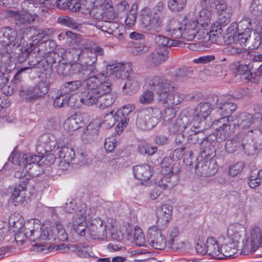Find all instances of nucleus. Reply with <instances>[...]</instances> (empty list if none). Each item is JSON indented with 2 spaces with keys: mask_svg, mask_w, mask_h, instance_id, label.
<instances>
[{
  "mask_svg": "<svg viewBox=\"0 0 262 262\" xmlns=\"http://www.w3.org/2000/svg\"><path fill=\"white\" fill-rule=\"evenodd\" d=\"M169 125L168 129L171 133H177L179 132L183 133L184 125L181 118H177L174 122Z\"/></svg>",
  "mask_w": 262,
  "mask_h": 262,
  "instance_id": "338daca9",
  "label": "nucleus"
},
{
  "mask_svg": "<svg viewBox=\"0 0 262 262\" xmlns=\"http://www.w3.org/2000/svg\"><path fill=\"white\" fill-rule=\"evenodd\" d=\"M221 35V34L220 33L209 32L208 27L203 29V32L201 35H200V38H201L200 40L202 41H210L212 43H214L219 41Z\"/></svg>",
  "mask_w": 262,
  "mask_h": 262,
  "instance_id": "09e8293b",
  "label": "nucleus"
},
{
  "mask_svg": "<svg viewBox=\"0 0 262 262\" xmlns=\"http://www.w3.org/2000/svg\"><path fill=\"white\" fill-rule=\"evenodd\" d=\"M58 20L60 24L72 29H78L79 28V24L72 18L68 16L59 17Z\"/></svg>",
  "mask_w": 262,
  "mask_h": 262,
  "instance_id": "680f3d73",
  "label": "nucleus"
},
{
  "mask_svg": "<svg viewBox=\"0 0 262 262\" xmlns=\"http://www.w3.org/2000/svg\"><path fill=\"white\" fill-rule=\"evenodd\" d=\"M173 207L169 204L159 205L156 209L157 224L161 229H165L171 219Z\"/></svg>",
  "mask_w": 262,
  "mask_h": 262,
  "instance_id": "a211bd4d",
  "label": "nucleus"
},
{
  "mask_svg": "<svg viewBox=\"0 0 262 262\" xmlns=\"http://www.w3.org/2000/svg\"><path fill=\"white\" fill-rule=\"evenodd\" d=\"M134 108V106L131 104L124 105L116 111V116L120 119L119 122L115 127L117 133L119 135L128 125L129 120L128 115Z\"/></svg>",
  "mask_w": 262,
  "mask_h": 262,
  "instance_id": "bb28decb",
  "label": "nucleus"
},
{
  "mask_svg": "<svg viewBox=\"0 0 262 262\" xmlns=\"http://www.w3.org/2000/svg\"><path fill=\"white\" fill-rule=\"evenodd\" d=\"M20 43L15 29L9 27L0 29V65L5 64V57H9L11 60L15 46H18Z\"/></svg>",
  "mask_w": 262,
  "mask_h": 262,
  "instance_id": "7ed1b4c3",
  "label": "nucleus"
},
{
  "mask_svg": "<svg viewBox=\"0 0 262 262\" xmlns=\"http://www.w3.org/2000/svg\"><path fill=\"white\" fill-rule=\"evenodd\" d=\"M233 121V116H223L215 120L212 123V127L217 131V136H220L221 140H225L227 137L234 132L236 128L235 123H231Z\"/></svg>",
  "mask_w": 262,
  "mask_h": 262,
  "instance_id": "9d476101",
  "label": "nucleus"
},
{
  "mask_svg": "<svg viewBox=\"0 0 262 262\" xmlns=\"http://www.w3.org/2000/svg\"><path fill=\"white\" fill-rule=\"evenodd\" d=\"M54 33V29L53 28H46L43 30H39L36 34L32 36V40L33 45L42 42H43L52 37Z\"/></svg>",
  "mask_w": 262,
  "mask_h": 262,
  "instance_id": "ea45409f",
  "label": "nucleus"
},
{
  "mask_svg": "<svg viewBox=\"0 0 262 262\" xmlns=\"http://www.w3.org/2000/svg\"><path fill=\"white\" fill-rule=\"evenodd\" d=\"M246 228L244 225L239 223H233L229 226L226 236H223L220 238L227 240V243L233 242L237 244L246 235Z\"/></svg>",
  "mask_w": 262,
  "mask_h": 262,
  "instance_id": "4be33fe9",
  "label": "nucleus"
},
{
  "mask_svg": "<svg viewBox=\"0 0 262 262\" xmlns=\"http://www.w3.org/2000/svg\"><path fill=\"white\" fill-rule=\"evenodd\" d=\"M58 156L61 163L69 165L74 159L75 154L72 148L64 146L58 151Z\"/></svg>",
  "mask_w": 262,
  "mask_h": 262,
  "instance_id": "a19ab883",
  "label": "nucleus"
},
{
  "mask_svg": "<svg viewBox=\"0 0 262 262\" xmlns=\"http://www.w3.org/2000/svg\"><path fill=\"white\" fill-rule=\"evenodd\" d=\"M117 95L115 94L106 93L101 96L97 107L101 109H104L111 106L115 101Z\"/></svg>",
  "mask_w": 262,
  "mask_h": 262,
  "instance_id": "a18cd8bd",
  "label": "nucleus"
},
{
  "mask_svg": "<svg viewBox=\"0 0 262 262\" xmlns=\"http://www.w3.org/2000/svg\"><path fill=\"white\" fill-rule=\"evenodd\" d=\"M236 30L234 29V25L228 27L227 30V34L224 37L225 41L227 44L237 43L238 34Z\"/></svg>",
  "mask_w": 262,
  "mask_h": 262,
  "instance_id": "6e6d98bb",
  "label": "nucleus"
},
{
  "mask_svg": "<svg viewBox=\"0 0 262 262\" xmlns=\"http://www.w3.org/2000/svg\"><path fill=\"white\" fill-rule=\"evenodd\" d=\"M262 245V227L252 228L250 235L243 242V251L244 253H254Z\"/></svg>",
  "mask_w": 262,
  "mask_h": 262,
  "instance_id": "9b49d317",
  "label": "nucleus"
},
{
  "mask_svg": "<svg viewBox=\"0 0 262 262\" xmlns=\"http://www.w3.org/2000/svg\"><path fill=\"white\" fill-rule=\"evenodd\" d=\"M176 111L173 108L167 107L164 110V112L161 114L163 124L165 125H169L172 120L176 117Z\"/></svg>",
  "mask_w": 262,
  "mask_h": 262,
  "instance_id": "5fc2aeb1",
  "label": "nucleus"
},
{
  "mask_svg": "<svg viewBox=\"0 0 262 262\" xmlns=\"http://www.w3.org/2000/svg\"><path fill=\"white\" fill-rule=\"evenodd\" d=\"M184 157V162H185L186 160L189 163L188 164L191 166L192 164L191 161H189L188 160L190 159L192 160L193 158V152L192 151H186L185 147H180L174 150L170 155L169 159L172 160L171 163H178L177 161ZM168 158V157H167Z\"/></svg>",
  "mask_w": 262,
  "mask_h": 262,
  "instance_id": "473e14b6",
  "label": "nucleus"
},
{
  "mask_svg": "<svg viewBox=\"0 0 262 262\" xmlns=\"http://www.w3.org/2000/svg\"><path fill=\"white\" fill-rule=\"evenodd\" d=\"M215 108L221 116H229V113L232 114L236 109V105L228 97L224 96L221 99L219 98V102L215 105Z\"/></svg>",
  "mask_w": 262,
  "mask_h": 262,
  "instance_id": "cd10ccee",
  "label": "nucleus"
},
{
  "mask_svg": "<svg viewBox=\"0 0 262 262\" xmlns=\"http://www.w3.org/2000/svg\"><path fill=\"white\" fill-rule=\"evenodd\" d=\"M216 139V137L214 135H210L200 142L202 158L205 160L212 159L215 156Z\"/></svg>",
  "mask_w": 262,
  "mask_h": 262,
  "instance_id": "393cba45",
  "label": "nucleus"
},
{
  "mask_svg": "<svg viewBox=\"0 0 262 262\" xmlns=\"http://www.w3.org/2000/svg\"><path fill=\"white\" fill-rule=\"evenodd\" d=\"M126 65L121 63H116L112 65H108L106 67V77L110 79L109 77L114 75L116 78H121L125 73ZM110 80V79H109Z\"/></svg>",
  "mask_w": 262,
  "mask_h": 262,
  "instance_id": "4c0bfd02",
  "label": "nucleus"
},
{
  "mask_svg": "<svg viewBox=\"0 0 262 262\" xmlns=\"http://www.w3.org/2000/svg\"><path fill=\"white\" fill-rule=\"evenodd\" d=\"M162 22L154 15L151 11L144 10L141 14V25L144 29L151 33L160 30Z\"/></svg>",
  "mask_w": 262,
  "mask_h": 262,
  "instance_id": "4468645a",
  "label": "nucleus"
},
{
  "mask_svg": "<svg viewBox=\"0 0 262 262\" xmlns=\"http://www.w3.org/2000/svg\"><path fill=\"white\" fill-rule=\"evenodd\" d=\"M76 254L82 258H97L92 252L91 248L88 246H84L81 244L75 245Z\"/></svg>",
  "mask_w": 262,
  "mask_h": 262,
  "instance_id": "8fccbe9b",
  "label": "nucleus"
},
{
  "mask_svg": "<svg viewBox=\"0 0 262 262\" xmlns=\"http://www.w3.org/2000/svg\"><path fill=\"white\" fill-rule=\"evenodd\" d=\"M96 134L97 130L96 129L92 130V126L90 124L84 129L82 139L84 142H90L93 140Z\"/></svg>",
  "mask_w": 262,
  "mask_h": 262,
  "instance_id": "69168bd1",
  "label": "nucleus"
},
{
  "mask_svg": "<svg viewBox=\"0 0 262 262\" xmlns=\"http://www.w3.org/2000/svg\"><path fill=\"white\" fill-rule=\"evenodd\" d=\"M165 96L166 97L164 98V102L167 104L168 107H172L180 104L183 100L182 95L178 93L169 94L168 92Z\"/></svg>",
  "mask_w": 262,
  "mask_h": 262,
  "instance_id": "49530a36",
  "label": "nucleus"
},
{
  "mask_svg": "<svg viewBox=\"0 0 262 262\" xmlns=\"http://www.w3.org/2000/svg\"><path fill=\"white\" fill-rule=\"evenodd\" d=\"M66 94H61V91L58 92L57 95L54 99L53 104L55 107H61L67 104L70 107H74L76 106L73 100L74 99V97L71 96L70 97L66 95Z\"/></svg>",
  "mask_w": 262,
  "mask_h": 262,
  "instance_id": "58836bf2",
  "label": "nucleus"
},
{
  "mask_svg": "<svg viewBox=\"0 0 262 262\" xmlns=\"http://www.w3.org/2000/svg\"><path fill=\"white\" fill-rule=\"evenodd\" d=\"M83 125L82 117L80 114L76 113L66 119L63 124V128L68 132H73Z\"/></svg>",
  "mask_w": 262,
  "mask_h": 262,
  "instance_id": "2f4dec72",
  "label": "nucleus"
},
{
  "mask_svg": "<svg viewBox=\"0 0 262 262\" xmlns=\"http://www.w3.org/2000/svg\"><path fill=\"white\" fill-rule=\"evenodd\" d=\"M4 61H5V65H0V89L2 90L5 85L8 83L9 75V74L11 71L10 68L11 60L9 57H5Z\"/></svg>",
  "mask_w": 262,
  "mask_h": 262,
  "instance_id": "c9c22d12",
  "label": "nucleus"
},
{
  "mask_svg": "<svg viewBox=\"0 0 262 262\" xmlns=\"http://www.w3.org/2000/svg\"><path fill=\"white\" fill-rule=\"evenodd\" d=\"M41 156L19 154L13 156L11 157V161L14 164L25 166L26 169L32 171L33 167H38L37 163L41 160Z\"/></svg>",
  "mask_w": 262,
  "mask_h": 262,
  "instance_id": "f3484780",
  "label": "nucleus"
},
{
  "mask_svg": "<svg viewBox=\"0 0 262 262\" xmlns=\"http://www.w3.org/2000/svg\"><path fill=\"white\" fill-rule=\"evenodd\" d=\"M154 110L151 108L140 111L138 115L136 124L142 129H150L158 122V119L153 115Z\"/></svg>",
  "mask_w": 262,
  "mask_h": 262,
  "instance_id": "ddd939ff",
  "label": "nucleus"
},
{
  "mask_svg": "<svg viewBox=\"0 0 262 262\" xmlns=\"http://www.w3.org/2000/svg\"><path fill=\"white\" fill-rule=\"evenodd\" d=\"M74 47L70 49V53L74 55L73 60L74 63H80L82 64H89L90 63H95L97 60L96 56H93L92 50L89 48L79 47Z\"/></svg>",
  "mask_w": 262,
  "mask_h": 262,
  "instance_id": "f8f14e48",
  "label": "nucleus"
},
{
  "mask_svg": "<svg viewBox=\"0 0 262 262\" xmlns=\"http://www.w3.org/2000/svg\"><path fill=\"white\" fill-rule=\"evenodd\" d=\"M242 147L248 155H253L262 149V132L259 130H249L247 132H239L232 139L226 141V150L233 153Z\"/></svg>",
  "mask_w": 262,
  "mask_h": 262,
  "instance_id": "f257e3e1",
  "label": "nucleus"
},
{
  "mask_svg": "<svg viewBox=\"0 0 262 262\" xmlns=\"http://www.w3.org/2000/svg\"><path fill=\"white\" fill-rule=\"evenodd\" d=\"M179 230L177 227L172 228L169 233V239L168 241L169 246L171 248H178V240Z\"/></svg>",
  "mask_w": 262,
  "mask_h": 262,
  "instance_id": "052dcab7",
  "label": "nucleus"
},
{
  "mask_svg": "<svg viewBox=\"0 0 262 262\" xmlns=\"http://www.w3.org/2000/svg\"><path fill=\"white\" fill-rule=\"evenodd\" d=\"M184 39L192 40L195 37L201 40L200 35L203 32V29L199 25L195 20L191 19L183 24Z\"/></svg>",
  "mask_w": 262,
  "mask_h": 262,
  "instance_id": "a878e982",
  "label": "nucleus"
},
{
  "mask_svg": "<svg viewBox=\"0 0 262 262\" xmlns=\"http://www.w3.org/2000/svg\"><path fill=\"white\" fill-rule=\"evenodd\" d=\"M84 222H82L81 223H79L77 220H73L72 223H71L74 231L80 236H84L85 234L86 228Z\"/></svg>",
  "mask_w": 262,
  "mask_h": 262,
  "instance_id": "774afa93",
  "label": "nucleus"
},
{
  "mask_svg": "<svg viewBox=\"0 0 262 262\" xmlns=\"http://www.w3.org/2000/svg\"><path fill=\"white\" fill-rule=\"evenodd\" d=\"M21 170H17L14 174L16 178L20 179L19 183L15 185L13 191L11 194V199L15 206L23 204L27 198V186L29 182V177H34L35 173L32 171L26 169L25 166Z\"/></svg>",
  "mask_w": 262,
  "mask_h": 262,
  "instance_id": "39448f33",
  "label": "nucleus"
},
{
  "mask_svg": "<svg viewBox=\"0 0 262 262\" xmlns=\"http://www.w3.org/2000/svg\"><path fill=\"white\" fill-rule=\"evenodd\" d=\"M250 11L254 15H262V0H253L251 3Z\"/></svg>",
  "mask_w": 262,
  "mask_h": 262,
  "instance_id": "0e129e2a",
  "label": "nucleus"
},
{
  "mask_svg": "<svg viewBox=\"0 0 262 262\" xmlns=\"http://www.w3.org/2000/svg\"><path fill=\"white\" fill-rule=\"evenodd\" d=\"M89 12L94 18L98 19H114L115 17L114 8L108 3L104 2L94 7Z\"/></svg>",
  "mask_w": 262,
  "mask_h": 262,
  "instance_id": "5701e85b",
  "label": "nucleus"
},
{
  "mask_svg": "<svg viewBox=\"0 0 262 262\" xmlns=\"http://www.w3.org/2000/svg\"><path fill=\"white\" fill-rule=\"evenodd\" d=\"M167 58V53L164 49H157L152 52L146 59L147 62L155 65L164 62Z\"/></svg>",
  "mask_w": 262,
  "mask_h": 262,
  "instance_id": "e433bc0d",
  "label": "nucleus"
},
{
  "mask_svg": "<svg viewBox=\"0 0 262 262\" xmlns=\"http://www.w3.org/2000/svg\"><path fill=\"white\" fill-rule=\"evenodd\" d=\"M236 244L233 242L227 243V240L224 239L223 245L221 248L220 259H229L235 257L238 250L236 248Z\"/></svg>",
  "mask_w": 262,
  "mask_h": 262,
  "instance_id": "72a5a7b5",
  "label": "nucleus"
},
{
  "mask_svg": "<svg viewBox=\"0 0 262 262\" xmlns=\"http://www.w3.org/2000/svg\"><path fill=\"white\" fill-rule=\"evenodd\" d=\"M107 227L108 225L104 224L100 218H95L92 220L87 232L92 238L102 240L106 236Z\"/></svg>",
  "mask_w": 262,
  "mask_h": 262,
  "instance_id": "412c9836",
  "label": "nucleus"
},
{
  "mask_svg": "<svg viewBox=\"0 0 262 262\" xmlns=\"http://www.w3.org/2000/svg\"><path fill=\"white\" fill-rule=\"evenodd\" d=\"M153 171V168L147 164H140L133 167L135 177L142 182L148 181L152 176Z\"/></svg>",
  "mask_w": 262,
  "mask_h": 262,
  "instance_id": "c756f323",
  "label": "nucleus"
},
{
  "mask_svg": "<svg viewBox=\"0 0 262 262\" xmlns=\"http://www.w3.org/2000/svg\"><path fill=\"white\" fill-rule=\"evenodd\" d=\"M187 0H169L168 6L172 11L179 12L186 6Z\"/></svg>",
  "mask_w": 262,
  "mask_h": 262,
  "instance_id": "13d9d810",
  "label": "nucleus"
},
{
  "mask_svg": "<svg viewBox=\"0 0 262 262\" xmlns=\"http://www.w3.org/2000/svg\"><path fill=\"white\" fill-rule=\"evenodd\" d=\"M202 130V129L200 128L199 125L195 126L194 124H192V123H189L184 125L183 133L187 137L192 136L193 134L201 133Z\"/></svg>",
  "mask_w": 262,
  "mask_h": 262,
  "instance_id": "bf43d9fd",
  "label": "nucleus"
},
{
  "mask_svg": "<svg viewBox=\"0 0 262 262\" xmlns=\"http://www.w3.org/2000/svg\"><path fill=\"white\" fill-rule=\"evenodd\" d=\"M49 90V81L41 80L36 86L32 88L21 87L18 92L20 97L26 101H32L37 98L43 97L48 92Z\"/></svg>",
  "mask_w": 262,
  "mask_h": 262,
  "instance_id": "6e6552de",
  "label": "nucleus"
},
{
  "mask_svg": "<svg viewBox=\"0 0 262 262\" xmlns=\"http://www.w3.org/2000/svg\"><path fill=\"white\" fill-rule=\"evenodd\" d=\"M161 228L157 226L149 227L147 232L148 243L156 249L162 250L166 246V241L164 236L161 233Z\"/></svg>",
  "mask_w": 262,
  "mask_h": 262,
  "instance_id": "2eb2a0df",
  "label": "nucleus"
},
{
  "mask_svg": "<svg viewBox=\"0 0 262 262\" xmlns=\"http://www.w3.org/2000/svg\"><path fill=\"white\" fill-rule=\"evenodd\" d=\"M167 34L171 37L184 39L183 23L176 19L170 20L165 27Z\"/></svg>",
  "mask_w": 262,
  "mask_h": 262,
  "instance_id": "7c9ffc66",
  "label": "nucleus"
},
{
  "mask_svg": "<svg viewBox=\"0 0 262 262\" xmlns=\"http://www.w3.org/2000/svg\"><path fill=\"white\" fill-rule=\"evenodd\" d=\"M39 222L38 220H31L26 222L23 226L19 222H14L13 231L16 232L15 235L16 243L18 245H22L26 241L27 238L32 241L33 230L39 227Z\"/></svg>",
  "mask_w": 262,
  "mask_h": 262,
  "instance_id": "423d86ee",
  "label": "nucleus"
},
{
  "mask_svg": "<svg viewBox=\"0 0 262 262\" xmlns=\"http://www.w3.org/2000/svg\"><path fill=\"white\" fill-rule=\"evenodd\" d=\"M81 80H75L65 82L60 88L61 94H70L76 92L81 86Z\"/></svg>",
  "mask_w": 262,
  "mask_h": 262,
  "instance_id": "c03bdc74",
  "label": "nucleus"
},
{
  "mask_svg": "<svg viewBox=\"0 0 262 262\" xmlns=\"http://www.w3.org/2000/svg\"><path fill=\"white\" fill-rule=\"evenodd\" d=\"M134 239L135 244L138 246H146L147 245L144 233L139 226H135V227Z\"/></svg>",
  "mask_w": 262,
  "mask_h": 262,
  "instance_id": "864d4df0",
  "label": "nucleus"
},
{
  "mask_svg": "<svg viewBox=\"0 0 262 262\" xmlns=\"http://www.w3.org/2000/svg\"><path fill=\"white\" fill-rule=\"evenodd\" d=\"M72 70L73 71V73L75 74H80L84 76L83 78H89L92 76L99 77L101 75L104 76L103 74H98L96 76L91 75L92 74H94L96 72V69L94 63H90L89 64H82L80 63H73L71 66Z\"/></svg>",
  "mask_w": 262,
  "mask_h": 262,
  "instance_id": "c85d7f7f",
  "label": "nucleus"
},
{
  "mask_svg": "<svg viewBox=\"0 0 262 262\" xmlns=\"http://www.w3.org/2000/svg\"><path fill=\"white\" fill-rule=\"evenodd\" d=\"M219 102V97L216 95L208 96L203 102H200L194 110L193 119L200 123L207 119L215 105Z\"/></svg>",
  "mask_w": 262,
  "mask_h": 262,
  "instance_id": "0eeeda50",
  "label": "nucleus"
},
{
  "mask_svg": "<svg viewBox=\"0 0 262 262\" xmlns=\"http://www.w3.org/2000/svg\"><path fill=\"white\" fill-rule=\"evenodd\" d=\"M155 41L159 46L172 47L176 46L177 41L163 35H157L155 37Z\"/></svg>",
  "mask_w": 262,
  "mask_h": 262,
  "instance_id": "3c124183",
  "label": "nucleus"
},
{
  "mask_svg": "<svg viewBox=\"0 0 262 262\" xmlns=\"http://www.w3.org/2000/svg\"><path fill=\"white\" fill-rule=\"evenodd\" d=\"M7 16L13 18L17 25H28L33 23L37 17L34 13H30L28 11L23 10H7L6 11Z\"/></svg>",
  "mask_w": 262,
  "mask_h": 262,
  "instance_id": "6ab92c4d",
  "label": "nucleus"
},
{
  "mask_svg": "<svg viewBox=\"0 0 262 262\" xmlns=\"http://www.w3.org/2000/svg\"><path fill=\"white\" fill-rule=\"evenodd\" d=\"M148 83L157 91L158 94L161 98H164L168 92L174 89L173 83L159 76L150 77L148 80Z\"/></svg>",
  "mask_w": 262,
  "mask_h": 262,
  "instance_id": "dca6fc26",
  "label": "nucleus"
},
{
  "mask_svg": "<svg viewBox=\"0 0 262 262\" xmlns=\"http://www.w3.org/2000/svg\"><path fill=\"white\" fill-rule=\"evenodd\" d=\"M93 216V212L90 209H88L86 204H82L79 207L77 212L75 214L73 220L79 221V223L85 222L88 218H91Z\"/></svg>",
  "mask_w": 262,
  "mask_h": 262,
  "instance_id": "37998d69",
  "label": "nucleus"
},
{
  "mask_svg": "<svg viewBox=\"0 0 262 262\" xmlns=\"http://www.w3.org/2000/svg\"><path fill=\"white\" fill-rule=\"evenodd\" d=\"M211 20V16L210 11L208 8H202L199 12L198 19L195 21L202 29H205L209 27Z\"/></svg>",
  "mask_w": 262,
  "mask_h": 262,
  "instance_id": "79ce46f5",
  "label": "nucleus"
},
{
  "mask_svg": "<svg viewBox=\"0 0 262 262\" xmlns=\"http://www.w3.org/2000/svg\"><path fill=\"white\" fill-rule=\"evenodd\" d=\"M151 13L157 17L163 23V20L166 16V8L163 2H158L154 7L153 11Z\"/></svg>",
  "mask_w": 262,
  "mask_h": 262,
  "instance_id": "4d7b16f0",
  "label": "nucleus"
},
{
  "mask_svg": "<svg viewBox=\"0 0 262 262\" xmlns=\"http://www.w3.org/2000/svg\"><path fill=\"white\" fill-rule=\"evenodd\" d=\"M217 171L216 162L212 159H203L195 166V172L202 177H211Z\"/></svg>",
  "mask_w": 262,
  "mask_h": 262,
  "instance_id": "b1692460",
  "label": "nucleus"
},
{
  "mask_svg": "<svg viewBox=\"0 0 262 262\" xmlns=\"http://www.w3.org/2000/svg\"><path fill=\"white\" fill-rule=\"evenodd\" d=\"M210 7L214 9L217 14L231 10L230 8L228 7L227 3L225 0H214L211 3Z\"/></svg>",
  "mask_w": 262,
  "mask_h": 262,
  "instance_id": "603ef678",
  "label": "nucleus"
},
{
  "mask_svg": "<svg viewBox=\"0 0 262 262\" xmlns=\"http://www.w3.org/2000/svg\"><path fill=\"white\" fill-rule=\"evenodd\" d=\"M234 25V28L237 30L238 32H247L251 34L252 33V25L249 18H244Z\"/></svg>",
  "mask_w": 262,
  "mask_h": 262,
  "instance_id": "de8ad7c7",
  "label": "nucleus"
},
{
  "mask_svg": "<svg viewBox=\"0 0 262 262\" xmlns=\"http://www.w3.org/2000/svg\"><path fill=\"white\" fill-rule=\"evenodd\" d=\"M207 254L212 258L220 259L221 251L218 242L213 237H209L206 239Z\"/></svg>",
  "mask_w": 262,
  "mask_h": 262,
  "instance_id": "f704fd0d",
  "label": "nucleus"
},
{
  "mask_svg": "<svg viewBox=\"0 0 262 262\" xmlns=\"http://www.w3.org/2000/svg\"><path fill=\"white\" fill-rule=\"evenodd\" d=\"M172 160L165 158L161 163L164 177L158 183V186L164 190H169L176 186L179 182L178 174L180 171V164L171 163Z\"/></svg>",
  "mask_w": 262,
  "mask_h": 262,
  "instance_id": "20e7f679",
  "label": "nucleus"
},
{
  "mask_svg": "<svg viewBox=\"0 0 262 262\" xmlns=\"http://www.w3.org/2000/svg\"><path fill=\"white\" fill-rule=\"evenodd\" d=\"M235 121L236 122V125L241 129V132H247L245 131L252 125L253 127H259L262 121V114L260 113H256L254 114L246 112L240 113L235 118Z\"/></svg>",
  "mask_w": 262,
  "mask_h": 262,
  "instance_id": "1a4fd4ad",
  "label": "nucleus"
},
{
  "mask_svg": "<svg viewBox=\"0 0 262 262\" xmlns=\"http://www.w3.org/2000/svg\"><path fill=\"white\" fill-rule=\"evenodd\" d=\"M32 239L33 242L54 241L56 239V234L49 223H46L41 226L39 224L38 228L34 229Z\"/></svg>",
  "mask_w": 262,
  "mask_h": 262,
  "instance_id": "aec40b11",
  "label": "nucleus"
},
{
  "mask_svg": "<svg viewBox=\"0 0 262 262\" xmlns=\"http://www.w3.org/2000/svg\"><path fill=\"white\" fill-rule=\"evenodd\" d=\"M119 120L116 116V112L114 115L113 112H111L105 115L103 123L106 127H111L115 124V122L118 123Z\"/></svg>",
  "mask_w": 262,
  "mask_h": 262,
  "instance_id": "e2e57ef3",
  "label": "nucleus"
},
{
  "mask_svg": "<svg viewBox=\"0 0 262 262\" xmlns=\"http://www.w3.org/2000/svg\"><path fill=\"white\" fill-rule=\"evenodd\" d=\"M83 84L85 90L81 94L80 102L90 106L96 104L97 106L101 96L110 93L112 90L111 81L103 75L87 78Z\"/></svg>",
  "mask_w": 262,
  "mask_h": 262,
  "instance_id": "f03ea898",
  "label": "nucleus"
}]
</instances>
